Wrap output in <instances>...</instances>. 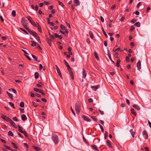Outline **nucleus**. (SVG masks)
Returning <instances> with one entry per match:
<instances>
[{
  "label": "nucleus",
  "instance_id": "obj_42",
  "mask_svg": "<svg viewBox=\"0 0 151 151\" xmlns=\"http://www.w3.org/2000/svg\"><path fill=\"white\" fill-rule=\"evenodd\" d=\"M120 61L118 59L117 60V62L116 63V66L117 67H119V63H120Z\"/></svg>",
  "mask_w": 151,
  "mask_h": 151
},
{
  "label": "nucleus",
  "instance_id": "obj_6",
  "mask_svg": "<svg viewBox=\"0 0 151 151\" xmlns=\"http://www.w3.org/2000/svg\"><path fill=\"white\" fill-rule=\"evenodd\" d=\"M55 67H56L57 71L58 74V75L60 76V78H61L62 79L63 77L62 75L61 74V73L60 72V71L59 68L58 67V66L57 65H55Z\"/></svg>",
  "mask_w": 151,
  "mask_h": 151
},
{
  "label": "nucleus",
  "instance_id": "obj_13",
  "mask_svg": "<svg viewBox=\"0 0 151 151\" xmlns=\"http://www.w3.org/2000/svg\"><path fill=\"white\" fill-rule=\"evenodd\" d=\"M83 70L82 78H85L86 77L87 74L86 71L84 69H83Z\"/></svg>",
  "mask_w": 151,
  "mask_h": 151
},
{
  "label": "nucleus",
  "instance_id": "obj_32",
  "mask_svg": "<svg viewBox=\"0 0 151 151\" xmlns=\"http://www.w3.org/2000/svg\"><path fill=\"white\" fill-rule=\"evenodd\" d=\"M67 68V70L68 71H69L70 73H73V72L72 70L71 69L70 66H69Z\"/></svg>",
  "mask_w": 151,
  "mask_h": 151
},
{
  "label": "nucleus",
  "instance_id": "obj_24",
  "mask_svg": "<svg viewBox=\"0 0 151 151\" xmlns=\"http://www.w3.org/2000/svg\"><path fill=\"white\" fill-rule=\"evenodd\" d=\"M33 147L36 151H40V149L39 147L35 146H33Z\"/></svg>",
  "mask_w": 151,
  "mask_h": 151
},
{
  "label": "nucleus",
  "instance_id": "obj_36",
  "mask_svg": "<svg viewBox=\"0 0 151 151\" xmlns=\"http://www.w3.org/2000/svg\"><path fill=\"white\" fill-rule=\"evenodd\" d=\"M134 25L138 27H139L140 26V24L139 22H137Z\"/></svg>",
  "mask_w": 151,
  "mask_h": 151
},
{
  "label": "nucleus",
  "instance_id": "obj_63",
  "mask_svg": "<svg viewBox=\"0 0 151 151\" xmlns=\"http://www.w3.org/2000/svg\"><path fill=\"white\" fill-rule=\"evenodd\" d=\"M13 119L15 121H17V122L18 121V119H17V117L16 116H15L13 118Z\"/></svg>",
  "mask_w": 151,
  "mask_h": 151
},
{
  "label": "nucleus",
  "instance_id": "obj_11",
  "mask_svg": "<svg viewBox=\"0 0 151 151\" xmlns=\"http://www.w3.org/2000/svg\"><path fill=\"white\" fill-rule=\"evenodd\" d=\"M142 135L144 137V138L147 139L148 137V135L147 134V133L145 130H144L143 131L142 133Z\"/></svg>",
  "mask_w": 151,
  "mask_h": 151
},
{
  "label": "nucleus",
  "instance_id": "obj_59",
  "mask_svg": "<svg viewBox=\"0 0 151 151\" xmlns=\"http://www.w3.org/2000/svg\"><path fill=\"white\" fill-rule=\"evenodd\" d=\"M34 89L35 91L36 92H39V90H40L37 88H34Z\"/></svg>",
  "mask_w": 151,
  "mask_h": 151
},
{
  "label": "nucleus",
  "instance_id": "obj_17",
  "mask_svg": "<svg viewBox=\"0 0 151 151\" xmlns=\"http://www.w3.org/2000/svg\"><path fill=\"white\" fill-rule=\"evenodd\" d=\"M21 118L23 121H25L27 119L26 116L25 114H22L21 116Z\"/></svg>",
  "mask_w": 151,
  "mask_h": 151
},
{
  "label": "nucleus",
  "instance_id": "obj_46",
  "mask_svg": "<svg viewBox=\"0 0 151 151\" xmlns=\"http://www.w3.org/2000/svg\"><path fill=\"white\" fill-rule=\"evenodd\" d=\"M1 70L2 74L4 76V69L2 68H1Z\"/></svg>",
  "mask_w": 151,
  "mask_h": 151
},
{
  "label": "nucleus",
  "instance_id": "obj_28",
  "mask_svg": "<svg viewBox=\"0 0 151 151\" xmlns=\"http://www.w3.org/2000/svg\"><path fill=\"white\" fill-rule=\"evenodd\" d=\"M130 132L132 137H134V134L135 133V132L133 131L132 129H131L130 130Z\"/></svg>",
  "mask_w": 151,
  "mask_h": 151
},
{
  "label": "nucleus",
  "instance_id": "obj_57",
  "mask_svg": "<svg viewBox=\"0 0 151 151\" xmlns=\"http://www.w3.org/2000/svg\"><path fill=\"white\" fill-rule=\"evenodd\" d=\"M32 104H33V105L35 107H37V104H36V103L35 102H32Z\"/></svg>",
  "mask_w": 151,
  "mask_h": 151
},
{
  "label": "nucleus",
  "instance_id": "obj_49",
  "mask_svg": "<svg viewBox=\"0 0 151 151\" xmlns=\"http://www.w3.org/2000/svg\"><path fill=\"white\" fill-rule=\"evenodd\" d=\"M23 144L24 145V147H25L27 149L28 148L29 146L27 143H24Z\"/></svg>",
  "mask_w": 151,
  "mask_h": 151
},
{
  "label": "nucleus",
  "instance_id": "obj_12",
  "mask_svg": "<svg viewBox=\"0 0 151 151\" xmlns=\"http://www.w3.org/2000/svg\"><path fill=\"white\" fill-rule=\"evenodd\" d=\"M35 39H36V40H37V41L39 43H41V41H40V37L37 34V33L36 35H35V36H34Z\"/></svg>",
  "mask_w": 151,
  "mask_h": 151
},
{
  "label": "nucleus",
  "instance_id": "obj_23",
  "mask_svg": "<svg viewBox=\"0 0 151 151\" xmlns=\"http://www.w3.org/2000/svg\"><path fill=\"white\" fill-rule=\"evenodd\" d=\"M99 86L98 85L96 86H91V87L92 89L94 91H96L99 88Z\"/></svg>",
  "mask_w": 151,
  "mask_h": 151
},
{
  "label": "nucleus",
  "instance_id": "obj_55",
  "mask_svg": "<svg viewBox=\"0 0 151 151\" xmlns=\"http://www.w3.org/2000/svg\"><path fill=\"white\" fill-rule=\"evenodd\" d=\"M42 65L41 64H40L39 65V69L40 70H41L42 68Z\"/></svg>",
  "mask_w": 151,
  "mask_h": 151
},
{
  "label": "nucleus",
  "instance_id": "obj_31",
  "mask_svg": "<svg viewBox=\"0 0 151 151\" xmlns=\"http://www.w3.org/2000/svg\"><path fill=\"white\" fill-rule=\"evenodd\" d=\"M31 42L32 43L31 46L33 47L35 46L36 45V43L33 41H31Z\"/></svg>",
  "mask_w": 151,
  "mask_h": 151
},
{
  "label": "nucleus",
  "instance_id": "obj_21",
  "mask_svg": "<svg viewBox=\"0 0 151 151\" xmlns=\"http://www.w3.org/2000/svg\"><path fill=\"white\" fill-rule=\"evenodd\" d=\"M73 2L77 6H79L80 5V2L78 0H74Z\"/></svg>",
  "mask_w": 151,
  "mask_h": 151
},
{
  "label": "nucleus",
  "instance_id": "obj_10",
  "mask_svg": "<svg viewBox=\"0 0 151 151\" xmlns=\"http://www.w3.org/2000/svg\"><path fill=\"white\" fill-rule=\"evenodd\" d=\"M82 117L84 120L87 122H90L91 121V120L88 117L85 116L83 115Z\"/></svg>",
  "mask_w": 151,
  "mask_h": 151
},
{
  "label": "nucleus",
  "instance_id": "obj_45",
  "mask_svg": "<svg viewBox=\"0 0 151 151\" xmlns=\"http://www.w3.org/2000/svg\"><path fill=\"white\" fill-rule=\"evenodd\" d=\"M22 133L23 134H24L25 136L26 137H28V135H27V132H26V131H24V132H23V133Z\"/></svg>",
  "mask_w": 151,
  "mask_h": 151
},
{
  "label": "nucleus",
  "instance_id": "obj_64",
  "mask_svg": "<svg viewBox=\"0 0 151 151\" xmlns=\"http://www.w3.org/2000/svg\"><path fill=\"white\" fill-rule=\"evenodd\" d=\"M30 96L32 97H34L35 96V95L34 93L32 92H31L30 93Z\"/></svg>",
  "mask_w": 151,
  "mask_h": 151
},
{
  "label": "nucleus",
  "instance_id": "obj_27",
  "mask_svg": "<svg viewBox=\"0 0 151 151\" xmlns=\"http://www.w3.org/2000/svg\"><path fill=\"white\" fill-rule=\"evenodd\" d=\"M8 135L10 136L13 137L14 136V134L11 131H9Z\"/></svg>",
  "mask_w": 151,
  "mask_h": 151
},
{
  "label": "nucleus",
  "instance_id": "obj_16",
  "mask_svg": "<svg viewBox=\"0 0 151 151\" xmlns=\"http://www.w3.org/2000/svg\"><path fill=\"white\" fill-rule=\"evenodd\" d=\"M132 106L138 110H140V108L137 104L133 105Z\"/></svg>",
  "mask_w": 151,
  "mask_h": 151
},
{
  "label": "nucleus",
  "instance_id": "obj_61",
  "mask_svg": "<svg viewBox=\"0 0 151 151\" xmlns=\"http://www.w3.org/2000/svg\"><path fill=\"white\" fill-rule=\"evenodd\" d=\"M0 140L1 141V142L4 143H6V142L5 140H4V139H0Z\"/></svg>",
  "mask_w": 151,
  "mask_h": 151
},
{
  "label": "nucleus",
  "instance_id": "obj_34",
  "mask_svg": "<svg viewBox=\"0 0 151 151\" xmlns=\"http://www.w3.org/2000/svg\"><path fill=\"white\" fill-rule=\"evenodd\" d=\"M96 126H99L100 127V128H101V130L103 132H104V129H103V127L99 124H96Z\"/></svg>",
  "mask_w": 151,
  "mask_h": 151
},
{
  "label": "nucleus",
  "instance_id": "obj_2",
  "mask_svg": "<svg viewBox=\"0 0 151 151\" xmlns=\"http://www.w3.org/2000/svg\"><path fill=\"white\" fill-rule=\"evenodd\" d=\"M27 21L24 18H22L21 20V23L23 26L26 29H27L28 27V23H27Z\"/></svg>",
  "mask_w": 151,
  "mask_h": 151
},
{
  "label": "nucleus",
  "instance_id": "obj_40",
  "mask_svg": "<svg viewBox=\"0 0 151 151\" xmlns=\"http://www.w3.org/2000/svg\"><path fill=\"white\" fill-rule=\"evenodd\" d=\"M20 106L22 108H23V107H24V103L23 101H22L20 102Z\"/></svg>",
  "mask_w": 151,
  "mask_h": 151
},
{
  "label": "nucleus",
  "instance_id": "obj_3",
  "mask_svg": "<svg viewBox=\"0 0 151 151\" xmlns=\"http://www.w3.org/2000/svg\"><path fill=\"white\" fill-rule=\"evenodd\" d=\"M52 139L55 144H57L59 142V141L58 139V136L57 135H52Z\"/></svg>",
  "mask_w": 151,
  "mask_h": 151
},
{
  "label": "nucleus",
  "instance_id": "obj_39",
  "mask_svg": "<svg viewBox=\"0 0 151 151\" xmlns=\"http://www.w3.org/2000/svg\"><path fill=\"white\" fill-rule=\"evenodd\" d=\"M90 117L93 119V120L95 122H96L97 119V118L94 116H90Z\"/></svg>",
  "mask_w": 151,
  "mask_h": 151
},
{
  "label": "nucleus",
  "instance_id": "obj_9",
  "mask_svg": "<svg viewBox=\"0 0 151 151\" xmlns=\"http://www.w3.org/2000/svg\"><path fill=\"white\" fill-rule=\"evenodd\" d=\"M35 27H37L38 29V31L40 32L41 33H42V31L41 28V27L38 23H37V25Z\"/></svg>",
  "mask_w": 151,
  "mask_h": 151
},
{
  "label": "nucleus",
  "instance_id": "obj_33",
  "mask_svg": "<svg viewBox=\"0 0 151 151\" xmlns=\"http://www.w3.org/2000/svg\"><path fill=\"white\" fill-rule=\"evenodd\" d=\"M12 15L13 17H15L16 16V12L15 10H13L12 13Z\"/></svg>",
  "mask_w": 151,
  "mask_h": 151
},
{
  "label": "nucleus",
  "instance_id": "obj_25",
  "mask_svg": "<svg viewBox=\"0 0 151 151\" xmlns=\"http://www.w3.org/2000/svg\"><path fill=\"white\" fill-rule=\"evenodd\" d=\"M49 35L50 37V39H49L51 41H53L54 38L53 35H51L50 33L49 34Z\"/></svg>",
  "mask_w": 151,
  "mask_h": 151
},
{
  "label": "nucleus",
  "instance_id": "obj_29",
  "mask_svg": "<svg viewBox=\"0 0 151 151\" xmlns=\"http://www.w3.org/2000/svg\"><path fill=\"white\" fill-rule=\"evenodd\" d=\"M39 77V74L37 72H36L35 73V79H37Z\"/></svg>",
  "mask_w": 151,
  "mask_h": 151
},
{
  "label": "nucleus",
  "instance_id": "obj_58",
  "mask_svg": "<svg viewBox=\"0 0 151 151\" xmlns=\"http://www.w3.org/2000/svg\"><path fill=\"white\" fill-rule=\"evenodd\" d=\"M108 57L109 58V59H110V60L112 61V62H113V63H114V61H113L112 59H111V55L110 54H109V56H108Z\"/></svg>",
  "mask_w": 151,
  "mask_h": 151
},
{
  "label": "nucleus",
  "instance_id": "obj_30",
  "mask_svg": "<svg viewBox=\"0 0 151 151\" xmlns=\"http://www.w3.org/2000/svg\"><path fill=\"white\" fill-rule=\"evenodd\" d=\"M11 144L12 145H13L14 146V148H15V149H17L18 148V147L16 144L13 142H12L11 143Z\"/></svg>",
  "mask_w": 151,
  "mask_h": 151
},
{
  "label": "nucleus",
  "instance_id": "obj_53",
  "mask_svg": "<svg viewBox=\"0 0 151 151\" xmlns=\"http://www.w3.org/2000/svg\"><path fill=\"white\" fill-rule=\"evenodd\" d=\"M24 55L29 60H31V59L27 55L24 54Z\"/></svg>",
  "mask_w": 151,
  "mask_h": 151
},
{
  "label": "nucleus",
  "instance_id": "obj_56",
  "mask_svg": "<svg viewBox=\"0 0 151 151\" xmlns=\"http://www.w3.org/2000/svg\"><path fill=\"white\" fill-rule=\"evenodd\" d=\"M20 29L22 30V31H23L24 32H25V33H26V34H28V32L25 30H24V29H23L22 28H20Z\"/></svg>",
  "mask_w": 151,
  "mask_h": 151
},
{
  "label": "nucleus",
  "instance_id": "obj_18",
  "mask_svg": "<svg viewBox=\"0 0 151 151\" xmlns=\"http://www.w3.org/2000/svg\"><path fill=\"white\" fill-rule=\"evenodd\" d=\"M94 54L95 57V58L96 59L98 60H99V58L98 56V55H97V54L96 51H95L94 52Z\"/></svg>",
  "mask_w": 151,
  "mask_h": 151
},
{
  "label": "nucleus",
  "instance_id": "obj_1",
  "mask_svg": "<svg viewBox=\"0 0 151 151\" xmlns=\"http://www.w3.org/2000/svg\"><path fill=\"white\" fill-rule=\"evenodd\" d=\"M81 109L80 104L78 102H77L75 104V109L77 114H78L80 113Z\"/></svg>",
  "mask_w": 151,
  "mask_h": 151
},
{
  "label": "nucleus",
  "instance_id": "obj_50",
  "mask_svg": "<svg viewBox=\"0 0 151 151\" xmlns=\"http://www.w3.org/2000/svg\"><path fill=\"white\" fill-rule=\"evenodd\" d=\"M120 47H118L116 49H115L114 48L113 49V51L114 52H115L116 51H119L120 50Z\"/></svg>",
  "mask_w": 151,
  "mask_h": 151
},
{
  "label": "nucleus",
  "instance_id": "obj_20",
  "mask_svg": "<svg viewBox=\"0 0 151 151\" xmlns=\"http://www.w3.org/2000/svg\"><path fill=\"white\" fill-rule=\"evenodd\" d=\"M91 147L92 149L97 151H98L99 150L97 148V147L96 145H91Z\"/></svg>",
  "mask_w": 151,
  "mask_h": 151
},
{
  "label": "nucleus",
  "instance_id": "obj_26",
  "mask_svg": "<svg viewBox=\"0 0 151 151\" xmlns=\"http://www.w3.org/2000/svg\"><path fill=\"white\" fill-rule=\"evenodd\" d=\"M6 93L9 98L11 99H13V97L12 94L7 91Z\"/></svg>",
  "mask_w": 151,
  "mask_h": 151
},
{
  "label": "nucleus",
  "instance_id": "obj_44",
  "mask_svg": "<svg viewBox=\"0 0 151 151\" xmlns=\"http://www.w3.org/2000/svg\"><path fill=\"white\" fill-rule=\"evenodd\" d=\"M4 146L6 147L7 149L10 150L11 151V150H12V149H11L10 147L6 145H4Z\"/></svg>",
  "mask_w": 151,
  "mask_h": 151
},
{
  "label": "nucleus",
  "instance_id": "obj_54",
  "mask_svg": "<svg viewBox=\"0 0 151 151\" xmlns=\"http://www.w3.org/2000/svg\"><path fill=\"white\" fill-rule=\"evenodd\" d=\"M70 109H71V111H72V113H73V114L75 116V113L74 112V110H73V109H72V107L71 106V107H70Z\"/></svg>",
  "mask_w": 151,
  "mask_h": 151
},
{
  "label": "nucleus",
  "instance_id": "obj_62",
  "mask_svg": "<svg viewBox=\"0 0 151 151\" xmlns=\"http://www.w3.org/2000/svg\"><path fill=\"white\" fill-rule=\"evenodd\" d=\"M48 24H50L51 26H54L55 24L53 22H48Z\"/></svg>",
  "mask_w": 151,
  "mask_h": 151
},
{
  "label": "nucleus",
  "instance_id": "obj_7",
  "mask_svg": "<svg viewBox=\"0 0 151 151\" xmlns=\"http://www.w3.org/2000/svg\"><path fill=\"white\" fill-rule=\"evenodd\" d=\"M1 117L4 121H5L6 122H8L9 121L10 119L8 117L2 114V116H1Z\"/></svg>",
  "mask_w": 151,
  "mask_h": 151
},
{
  "label": "nucleus",
  "instance_id": "obj_15",
  "mask_svg": "<svg viewBox=\"0 0 151 151\" xmlns=\"http://www.w3.org/2000/svg\"><path fill=\"white\" fill-rule=\"evenodd\" d=\"M106 144L109 147L111 148L112 147V146L111 144V142L109 140H107L106 141Z\"/></svg>",
  "mask_w": 151,
  "mask_h": 151
},
{
  "label": "nucleus",
  "instance_id": "obj_43",
  "mask_svg": "<svg viewBox=\"0 0 151 151\" xmlns=\"http://www.w3.org/2000/svg\"><path fill=\"white\" fill-rule=\"evenodd\" d=\"M9 105L12 107H13V108H15V107L14 106V104H13L11 102H9Z\"/></svg>",
  "mask_w": 151,
  "mask_h": 151
},
{
  "label": "nucleus",
  "instance_id": "obj_60",
  "mask_svg": "<svg viewBox=\"0 0 151 151\" xmlns=\"http://www.w3.org/2000/svg\"><path fill=\"white\" fill-rule=\"evenodd\" d=\"M11 90H12V91L13 92H14V93H16L17 91H16V90L15 89H14V88H12Z\"/></svg>",
  "mask_w": 151,
  "mask_h": 151
},
{
  "label": "nucleus",
  "instance_id": "obj_4",
  "mask_svg": "<svg viewBox=\"0 0 151 151\" xmlns=\"http://www.w3.org/2000/svg\"><path fill=\"white\" fill-rule=\"evenodd\" d=\"M27 18L29 21V22L34 27L36 26L37 23H36L32 19V18L29 16L27 17Z\"/></svg>",
  "mask_w": 151,
  "mask_h": 151
},
{
  "label": "nucleus",
  "instance_id": "obj_35",
  "mask_svg": "<svg viewBox=\"0 0 151 151\" xmlns=\"http://www.w3.org/2000/svg\"><path fill=\"white\" fill-rule=\"evenodd\" d=\"M63 61H64V63L65 64L67 68L70 66L68 63L67 62V61L65 60H64Z\"/></svg>",
  "mask_w": 151,
  "mask_h": 151
},
{
  "label": "nucleus",
  "instance_id": "obj_37",
  "mask_svg": "<svg viewBox=\"0 0 151 151\" xmlns=\"http://www.w3.org/2000/svg\"><path fill=\"white\" fill-rule=\"evenodd\" d=\"M134 109L133 108H131V111L134 115H136V113L134 111Z\"/></svg>",
  "mask_w": 151,
  "mask_h": 151
},
{
  "label": "nucleus",
  "instance_id": "obj_8",
  "mask_svg": "<svg viewBox=\"0 0 151 151\" xmlns=\"http://www.w3.org/2000/svg\"><path fill=\"white\" fill-rule=\"evenodd\" d=\"M10 123V124L14 128H17V127L16 126L15 123L10 119L9 121Z\"/></svg>",
  "mask_w": 151,
  "mask_h": 151
},
{
  "label": "nucleus",
  "instance_id": "obj_52",
  "mask_svg": "<svg viewBox=\"0 0 151 151\" xmlns=\"http://www.w3.org/2000/svg\"><path fill=\"white\" fill-rule=\"evenodd\" d=\"M58 2L60 5L62 7H63L64 5L62 2L60 1H58Z\"/></svg>",
  "mask_w": 151,
  "mask_h": 151
},
{
  "label": "nucleus",
  "instance_id": "obj_41",
  "mask_svg": "<svg viewBox=\"0 0 151 151\" xmlns=\"http://www.w3.org/2000/svg\"><path fill=\"white\" fill-rule=\"evenodd\" d=\"M32 56L33 58H34L35 61H37V60L38 58L37 56H35L33 54H32Z\"/></svg>",
  "mask_w": 151,
  "mask_h": 151
},
{
  "label": "nucleus",
  "instance_id": "obj_19",
  "mask_svg": "<svg viewBox=\"0 0 151 151\" xmlns=\"http://www.w3.org/2000/svg\"><path fill=\"white\" fill-rule=\"evenodd\" d=\"M17 127L18 128V131L22 133L24 132V131L22 130L23 129V128L22 127H20L19 125H18Z\"/></svg>",
  "mask_w": 151,
  "mask_h": 151
},
{
  "label": "nucleus",
  "instance_id": "obj_5",
  "mask_svg": "<svg viewBox=\"0 0 151 151\" xmlns=\"http://www.w3.org/2000/svg\"><path fill=\"white\" fill-rule=\"evenodd\" d=\"M27 29L28 31V32L30 35H32L34 36L35 35L37 34V33L35 32L34 31L31 30L29 28V27L27 29Z\"/></svg>",
  "mask_w": 151,
  "mask_h": 151
},
{
  "label": "nucleus",
  "instance_id": "obj_22",
  "mask_svg": "<svg viewBox=\"0 0 151 151\" xmlns=\"http://www.w3.org/2000/svg\"><path fill=\"white\" fill-rule=\"evenodd\" d=\"M46 40L49 46H51L52 45L51 42L52 41H51L48 38L46 39Z\"/></svg>",
  "mask_w": 151,
  "mask_h": 151
},
{
  "label": "nucleus",
  "instance_id": "obj_38",
  "mask_svg": "<svg viewBox=\"0 0 151 151\" xmlns=\"http://www.w3.org/2000/svg\"><path fill=\"white\" fill-rule=\"evenodd\" d=\"M89 35H90V37L91 39H93V34L92 32L91 31H90L89 32Z\"/></svg>",
  "mask_w": 151,
  "mask_h": 151
},
{
  "label": "nucleus",
  "instance_id": "obj_47",
  "mask_svg": "<svg viewBox=\"0 0 151 151\" xmlns=\"http://www.w3.org/2000/svg\"><path fill=\"white\" fill-rule=\"evenodd\" d=\"M60 28H61L63 29V30H65V26H64L63 25V24H61L60 25Z\"/></svg>",
  "mask_w": 151,
  "mask_h": 151
},
{
  "label": "nucleus",
  "instance_id": "obj_51",
  "mask_svg": "<svg viewBox=\"0 0 151 151\" xmlns=\"http://www.w3.org/2000/svg\"><path fill=\"white\" fill-rule=\"evenodd\" d=\"M70 76L71 77V79L72 80H73L74 79V77L73 76V72L72 73H70Z\"/></svg>",
  "mask_w": 151,
  "mask_h": 151
},
{
  "label": "nucleus",
  "instance_id": "obj_14",
  "mask_svg": "<svg viewBox=\"0 0 151 151\" xmlns=\"http://www.w3.org/2000/svg\"><path fill=\"white\" fill-rule=\"evenodd\" d=\"M141 63L140 60H139L137 63V69L139 70L141 69Z\"/></svg>",
  "mask_w": 151,
  "mask_h": 151
},
{
  "label": "nucleus",
  "instance_id": "obj_48",
  "mask_svg": "<svg viewBox=\"0 0 151 151\" xmlns=\"http://www.w3.org/2000/svg\"><path fill=\"white\" fill-rule=\"evenodd\" d=\"M83 141L86 144L88 143V141L85 138V137H83Z\"/></svg>",
  "mask_w": 151,
  "mask_h": 151
}]
</instances>
